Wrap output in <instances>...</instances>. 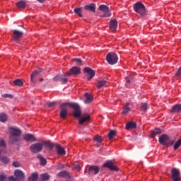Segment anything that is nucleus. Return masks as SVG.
I'll use <instances>...</instances> for the list:
<instances>
[{
	"instance_id": "26",
	"label": "nucleus",
	"mask_w": 181,
	"mask_h": 181,
	"mask_svg": "<svg viewBox=\"0 0 181 181\" xmlns=\"http://www.w3.org/2000/svg\"><path fill=\"white\" fill-rule=\"evenodd\" d=\"M160 134H161V129H154L151 132V137L152 139H154L157 135H159Z\"/></svg>"
},
{
	"instance_id": "53",
	"label": "nucleus",
	"mask_w": 181,
	"mask_h": 181,
	"mask_svg": "<svg viewBox=\"0 0 181 181\" xmlns=\"http://www.w3.org/2000/svg\"><path fill=\"white\" fill-rule=\"evenodd\" d=\"M64 168V165L63 164L58 165V170H62Z\"/></svg>"
},
{
	"instance_id": "29",
	"label": "nucleus",
	"mask_w": 181,
	"mask_h": 181,
	"mask_svg": "<svg viewBox=\"0 0 181 181\" xmlns=\"http://www.w3.org/2000/svg\"><path fill=\"white\" fill-rule=\"evenodd\" d=\"M130 112L129 103H126L122 110V115H127Z\"/></svg>"
},
{
	"instance_id": "23",
	"label": "nucleus",
	"mask_w": 181,
	"mask_h": 181,
	"mask_svg": "<svg viewBox=\"0 0 181 181\" xmlns=\"http://www.w3.org/2000/svg\"><path fill=\"white\" fill-rule=\"evenodd\" d=\"M24 139L27 141H31V142L36 141V137L31 134H25L24 135Z\"/></svg>"
},
{
	"instance_id": "17",
	"label": "nucleus",
	"mask_w": 181,
	"mask_h": 181,
	"mask_svg": "<svg viewBox=\"0 0 181 181\" xmlns=\"http://www.w3.org/2000/svg\"><path fill=\"white\" fill-rule=\"evenodd\" d=\"M42 146L45 148H49V150H52L54 147H56V144L50 141H42Z\"/></svg>"
},
{
	"instance_id": "56",
	"label": "nucleus",
	"mask_w": 181,
	"mask_h": 181,
	"mask_svg": "<svg viewBox=\"0 0 181 181\" xmlns=\"http://www.w3.org/2000/svg\"><path fill=\"white\" fill-rule=\"evenodd\" d=\"M31 104L33 105V102H31Z\"/></svg>"
},
{
	"instance_id": "25",
	"label": "nucleus",
	"mask_w": 181,
	"mask_h": 181,
	"mask_svg": "<svg viewBox=\"0 0 181 181\" xmlns=\"http://www.w3.org/2000/svg\"><path fill=\"white\" fill-rule=\"evenodd\" d=\"M85 98H86L85 104H90L94 100V98L90 94H88L87 93H85Z\"/></svg>"
},
{
	"instance_id": "44",
	"label": "nucleus",
	"mask_w": 181,
	"mask_h": 181,
	"mask_svg": "<svg viewBox=\"0 0 181 181\" xmlns=\"http://www.w3.org/2000/svg\"><path fill=\"white\" fill-rule=\"evenodd\" d=\"M56 104H57L56 102H48V103H47V105L48 106V107H54L56 105Z\"/></svg>"
},
{
	"instance_id": "20",
	"label": "nucleus",
	"mask_w": 181,
	"mask_h": 181,
	"mask_svg": "<svg viewBox=\"0 0 181 181\" xmlns=\"http://www.w3.org/2000/svg\"><path fill=\"white\" fill-rule=\"evenodd\" d=\"M55 148H57V153L58 155L64 156L66 154L65 149L60 144H55Z\"/></svg>"
},
{
	"instance_id": "1",
	"label": "nucleus",
	"mask_w": 181,
	"mask_h": 181,
	"mask_svg": "<svg viewBox=\"0 0 181 181\" xmlns=\"http://www.w3.org/2000/svg\"><path fill=\"white\" fill-rule=\"evenodd\" d=\"M66 106L71 107V108L74 109V117L75 118H81L82 111L81 106L76 103H64L61 104V106H59V108L61 109V112H59V117L62 119H66L68 115V111L66 109Z\"/></svg>"
},
{
	"instance_id": "47",
	"label": "nucleus",
	"mask_w": 181,
	"mask_h": 181,
	"mask_svg": "<svg viewBox=\"0 0 181 181\" xmlns=\"http://www.w3.org/2000/svg\"><path fill=\"white\" fill-rule=\"evenodd\" d=\"M3 98H10V99H13V96L12 94H4L3 95Z\"/></svg>"
},
{
	"instance_id": "40",
	"label": "nucleus",
	"mask_w": 181,
	"mask_h": 181,
	"mask_svg": "<svg viewBox=\"0 0 181 181\" xmlns=\"http://www.w3.org/2000/svg\"><path fill=\"white\" fill-rule=\"evenodd\" d=\"M116 136V131L110 130L108 133V139L109 140L112 139Z\"/></svg>"
},
{
	"instance_id": "28",
	"label": "nucleus",
	"mask_w": 181,
	"mask_h": 181,
	"mask_svg": "<svg viewBox=\"0 0 181 181\" xmlns=\"http://www.w3.org/2000/svg\"><path fill=\"white\" fill-rule=\"evenodd\" d=\"M8 120V116L6 113L1 112L0 113V122L2 123H5Z\"/></svg>"
},
{
	"instance_id": "50",
	"label": "nucleus",
	"mask_w": 181,
	"mask_h": 181,
	"mask_svg": "<svg viewBox=\"0 0 181 181\" xmlns=\"http://www.w3.org/2000/svg\"><path fill=\"white\" fill-rule=\"evenodd\" d=\"M175 76H181V66L177 69Z\"/></svg>"
},
{
	"instance_id": "15",
	"label": "nucleus",
	"mask_w": 181,
	"mask_h": 181,
	"mask_svg": "<svg viewBox=\"0 0 181 181\" xmlns=\"http://www.w3.org/2000/svg\"><path fill=\"white\" fill-rule=\"evenodd\" d=\"M90 120V115L88 114H85L81 115V118H79V124L83 125L84 123L88 122Z\"/></svg>"
},
{
	"instance_id": "13",
	"label": "nucleus",
	"mask_w": 181,
	"mask_h": 181,
	"mask_svg": "<svg viewBox=\"0 0 181 181\" xmlns=\"http://www.w3.org/2000/svg\"><path fill=\"white\" fill-rule=\"evenodd\" d=\"M15 176L18 180V181H24L25 175L23 171L20 169H16L15 170Z\"/></svg>"
},
{
	"instance_id": "45",
	"label": "nucleus",
	"mask_w": 181,
	"mask_h": 181,
	"mask_svg": "<svg viewBox=\"0 0 181 181\" xmlns=\"http://www.w3.org/2000/svg\"><path fill=\"white\" fill-rule=\"evenodd\" d=\"M175 140H169L168 141V144H167L166 146L167 147L171 146L175 144Z\"/></svg>"
},
{
	"instance_id": "36",
	"label": "nucleus",
	"mask_w": 181,
	"mask_h": 181,
	"mask_svg": "<svg viewBox=\"0 0 181 181\" xmlns=\"http://www.w3.org/2000/svg\"><path fill=\"white\" fill-rule=\"evenodd\" d=\"M134 78L133 76L132 75H129L128 76L125 77V81H126V85H130L132 81H133Z\"/></svg>"
},
{
	"instance_id": "19",
	"label": "nucleus",
	"mask_w": 181,
	"mask_h": 181,
	"mask_svg": "<svg viewBox=\"0 0 181 181\" xmlns=\"http://www.w3.org/2000/svg\"><path fill=\"white\" fill-rule=\"evenodd\" d=\"M170 112L173 114L181 113V104H176L173 105L171 108Z\"/></svg>"
},
{
	"instance_id": "24",
	"label": "nucleus",
	"mask_w": 181,
	"mask_h": 181,
	"mask_svg": "<svg viewBox=\"0 0 181 181\" xmlns=\"http://www.w3.org/2000/svg\"><path fill=\"white\" fill-rule=\"evenodd\" d=\"M137 127V124L134 122H129L125 125L126 130L134 129Z\"/></svg>"
},
{
	"instance_id": "2",
	"label": "nucleus",
	"mask_w": 181,
	"mask_h": 181,
	"mask_svg": "<svg viewBox=\"0 0 181 181\" xmlns=\"http://www.w3.org/2000/svg\"><path fill=\"white\" fill-rule=\"evenodd\" d=\"M9 132L11 136H9V141L12 144H17L21 141V135L22 131L16 127H10Z\"/></svg>"
},
{
	"instance_id": "39",
	"label": "nucleus",
	"mask_w": 181,
	"mask_h": 181,
	"mask_svg": "<svg viewBox=\"0 0 181 181\" xmlns=\"http://www.w3.org/2000/svg\"><path fill=\"white\" fill-rule=\"evenodd\" d=\"M181 146V139H178L174 144L173 148L177 151Z\"/></svg>"
},
{
	"instance_id": "12",
	"label": "nucleus",
	"mask_w": 181,
	"mask_h": 181,
	"mask_svg": "<svg viewBox=\"0 0 181 181\" xmlns=\"http://www.w3.org/2000/svg\"><path fill=\"white\" fill-rule=\"evenodd\" d=\"M170 140V137L167 134H162L158 138V142L160 144L167 146L168 141Z\"/></svg>"
},
{
	"instance_id": "9",
	"label": "nucleus",
	"mask_w": 181,
	"mask_h": 181,
	"mask_svg": "<svg viewBox=\"0 0 181 181\" xmlns=\"http://www.w3.org/2000/svg\"><path fill=\"white\" fill-rule=\"evenodd\" d=\"M83 73L86 74L88 81H90L95 76V71L90 67H85Z\"/></svg>"
},
{
	"instance_id": "48",
	"label": "nucleus",
	"mask_w": 181,
	"mask_h": 181,
	"mask_svg": "<svg viewBox=\"0 0 181 181\" xmlns=\"http://www.w3.org/2000/svg\"><path fill=\"white\" fill-rule=\"evenodd\" d=\"M6 179V176L4 174H0V181H4Z\"/></svg>"
},
{
	"instance_id": "8",
	"label": "nucleus",
	"mask_w": 181,
	"mask_h": 181,
	"mask_svg": "<svg viewBox=\"0 0 181 181\" xmlns=\"http://www.w3.org/2000/svg\"><path fill=\"white\" fill-rule=\"evenodd\" d=\"M171 179L173 181H181V173L179 169L176 168H172Z\"/></svg>"
},
{
	"instance_id": "33",
	"label": "nucleus",
	"mask_w": 181,
	"mask_h": 181,
	"mask_svg": "<svg viewBox=\"0 0 181 181\" xmlns=\"http://www.w3.org/2000/svg\"><path fill=\"white\" fill-rule=\"evenodd\" d=\"M38 180L37 173H34L31 174V176L28 177V181H37Z\"/></svg>"
},
{
	"instance_id": "43",
	"label": "nucleus",
	"mask_w": 181,
	"mask_h": 181,
	"mask_svg": "<svg viewBox=\"0 0 181 181\" xmlns=\"http://www.w3.org/2000/svg\"><path fill=\"white\" fill-rule=\"evenodd\" d=\"M0 160L4 164H8L10 161L9 158L6 156H3V157L0 158Z\"/></svg>"
},
{
	"instance_id": "14",
	"label": "nucleus",
	"mask_w": 181,
	"mask_h": 181,
	"mask_svg": "<svg viewBox=\"0 0 181 181\" xmlns=\"http://www.w3.org/2000/svg\"><path fill=\"white\" fill-rule=\"evenodd\" d=\"M118 28V23L116 19L110 20L109 22V28L112 32H116Z\"/></svg>"
},
{
	"instance_id": "34",
	"label": "nucleus",
	"mask_w": 181,
	"mask_h": 181,
	"mask_svg": "<svg viewBox=\"0 0 181 181\" xmlns=\"http://www.w3.org/2000/svg\"><path fill=\"white\" fill-rule=\"evenodd\" d=\"M13 84L14 86H19V87H22L24 84V82L20 79V78H18V79H16L14 81H13Z\"/></svg>"
},
{
	"instance_id": "55",
	"label": "nucleus",
	"mask_w": 181,
	"mask_h": 181,
	"mask_svg": "<svg viewBox=\"0 0 181 181\" xmlns=\"http://www.w3.org/2000/svg\"><path fill=\"white\" fill-rule=\"evenodd\" d=\"M44 79L42 78H40V82H42Z\"/></svg>"
},
{
	"instance_id": "4",
	"label": "nucleus",
	"mask_w": 181,
	"mask_h": 181,
	"mask_svg": "<svg viewBox=\"0 0 181 181\" xmlns=\"http://www.w3.org/2000/svg\"><path fill=\"white\" fill-rule=\"evenodd\" d=\"M107 63L110 66H114L118 62L119 58L116 53L110 52L105 57Z\"/></svg>"
},
{
	"instance_id": "37",
	"label": "nucleus",
	"mask_w": 181,
	"mask_h": 181,
	"mask_svg": "<svg viewBox=\"0 0 181 181\" xmlns=\"http://www.w3.org/2000/svg\"><path fill=\"white\" fill-rule=\"evenodd\" d=\"M16 6H17V8H24L26 6V3L25 1L21 0L19 2H18L16 4Z\"/></svg>"
},
{
	"instance_id": "7",
	"label": "nucleus",
	"mask_w": 181,
	"mask_h": 181,
	"mask_svg": "<svg viewBox=\"0 0 181 181\" xmlns=\"http://www.w3.org/2000/svg\"><path fill=\"white\" fill-rule=\"evenodd\" d=\"M81 74V69L78 66H74L68 71V72L65 73V77L71 76H78Z\"/></svg>"
},
{
	"instance_id": "41",
	"label": "nucleus",
	"mask_w": 181,
	"mask_h": 181,
	"mask_svg": "<svg viewBox=\"0 0 181 181\" xmlns=\"http://www.w3.org/2000/svg\"><path fill=\"white\" fill-rule=\"evenodd\" d=\"M93 140L95 141L98 144H100L102 143V137L100 135H96L94 136Z\"/></svg>"
},
{
	"instance_id": "30",
	"label": "nucleus",
	"mask_w": 181,
	"mask_h": 181,
	"mask_svg": "<svg viewBox=\"0 0 181 181\" xmlns=\"http://www.w3.org/2000/svg\"><path fill=\"white\" fill-rule=\"evenodd\" d=\"M38 160H40V165H46L47 160L41 154L38 155Z\"/></svg>"
},
{
	"instance_id": "54",
	"label": "nucleus",
	"mask_w": 181,
	"mask_h": 181,
	"mask_svg": "<svg viewBox=\"0 0 181 181\" xmlns=\"http://www.w3.org/2000/svg\"><path fill=\"white\" fill-rule=\"evenodd\" d=\"M45 0H38V1L41 4H42V2H45Z\"/></svg>"
},
{
	"instance_id": "38",
	"label": "nucleus",
	"mask_w": 181,
	"mask_h": 181,
	"mask_svg": "<svg viewBox=\"0 0 181 181\" xmlns=\"http://www.w3.org/2000/svg\"><path fill=\"white\" fill-rule=\"evenodd\" d=\"M49 180V175L47 173H44L41 175V178L40 181H48Z\"/></svg>"
},
{
	"instance_id": "10",
	"label": "nucleus",
	"mask_w": 181,
	"mask_h": 181,
	"mask_svg": "<svg viewBox=\"0 0 181 181\" xmlns=\"http://www.w3.org/2000/svg\"><path fill=\"white\" fill-rule=\"evenodd\" d=\"M103 168H106L107 169H109L111 171H118L119 169L118 168L114 165V163L109 160H107L103 165Z\"/></svg>"
},
{
	"instance_id": "32",
	"label": "nucleus",
	"mask_w": 181,
	"mask_h": 181,
	"mask_svg": "<svg viewBox=\"0 0 181 181\" xmlns=\"http://www.w3.org/2000/svg\"><path fill=\"white\" fill-rule=\"evenodd\" d=\"M40 74V71H33V74H31V81L33 83H36V80H35V77L39 76Z\"/></svg>"
},
{
	"instance_id": "52",
	"label": "nucleus",
	"mask_w": 181,
	"mask_h": 181,
	"mask_svg": "<svg viewBox=\"0 0 181 181\" xmlns=\"http://www.w3.org/2000/svg\"><path fill=\"white\" fill-rule=\"evenodd\" d=\"M5 146V141L4 140H0V147Z\"/></svg>"
},
{
	"instance_id": "22",
	"label": "nucleus",
	"mask_w": 181,
	"mask_h": 181,
	"mask_svg": "<svg viewBox=\"0 0 181 181\" xmlns=\"http://www.w3.org/2000/svg\"><path fill=\"white\" fill-rule=\"evenodd\" d=\"M23 33L22 31H19L18 30H13V39H15L16 40H19L20 39H21V37H23Z\"/></svg>"
},
{
	"instance_id": "27",
	"label": "nucleus",
	"mask_w": 181,
	"mask_h": 181,
	"mask_svg": "<svg viewBox=\"0 0 181 181\" xmlns=\"http://www.w3.org/2000/svg\"><path fill=\"white\" fill-rule=\"evenodd\" d=\"M82 9V7L75 8H74V12H75L79 18H83Z\"/></svg>"
},
{
	"instance_id": "51",
	"label": "nucleus",
	"mask_w": 181,
	"mask_h": 181,
	"mask_svg": "<svg viewBox=\"0 0 181 181\" xmlns=\"http://www.w3.org/2000/svg\"><path fill=\"white\" fill-rule=\"evenodd\" d=\"M9 181H19L17 177H13V176H11L8 179Z\"/></svg>"
},
{
	"instance_id": "42",
	"label": "nucleus",
	"mask_w": 181,
	"mask_h": 181,
	"mask_svg": "<svg viewBox=\"0 0 181 181\" xmlns=\"http://www.w3.org/2000/svg\"><path fill=\"white\" fill-rule=\"evenodd\" d=\"M72 62L76 64L77 65H78V64L81 65L83 64V61L80 58L72 59Z\"/></svg>"
},
{
	"instance_id": "49",
	"label": "nucleus",
	"mask_w": 181,
	"mask_h": 181,
	"mask_svg": "<svg viewBox=\"0 0 181 181\" xmlns=\"http://www.w3.org/2000/svg\"><path fill=\"white\" fill-rule=\"evenodd\" d=\"M13 166L14 168H19L20 167V163L18 161H15L13 163Z\"/></svg>"
},
{
	"instance_id": "35",
	"label": "nucleus",
	"mask_w": 181,
	"mask_h": 181,
	"mask_svg": "<svg viewBox=\"0 0 181 181\" xmlns=\"http://www.w3.org/2000/svg\"><path fill=\"white\" fill-rule=\"evenodd\" d=\"M141 112H146L148 110V103H142L140 107Z\"/></svg>"
},
{
	"instance_id": "21",
	"label": "nucleus",
	"mask_w": 181,
	"mask_h": 181,
	"mask_svg": "<svg viewBox=\"0 0 181 181\" xmlns=\"http://www.w3.org/2000/svg\"><path fill=\"white\" fill-rule=\"evenodd\" d=\"M108 84V82H107V78H104L101 81H98L97 84H96V88L98 89H100L101 88L103 87H105V86H107Z\"/></svg>"
},
{
	"instance_id": "18",
	"label": "nucleus",
	"mask_w": 181,
	"mask_h": 181,
	"mask_svg": "<svg viewBox=\"0 0 181 181\" xmlns=\"http://www.w3.org/2000/svg\"><path fill=\"white\" fill-rule=\"evenodd\" d=\"M54 82L59 81L62 85H65L67 83L68 80L66 78H63L62 76H57L53 78Z\"/></svg>"
},
{
	"instance_id": "16",
	"label": "nucleus",
	"mask_w": 181,
	"mask_h": 181,
	"mask_svg": "<svg viewBox=\"0 0 181 181\" xmlns=\"http://www.w3.org/2000/svg\"><path fill=\"white\" fill-rule=\"evenodd\" d=\"M83 9L85 11H87L88 12L95 13L96 9V5L94 3H91L90 4L85 5V6H83Z\"/></svg>"
},
{
	"instance_id": "6",
	"label": "nucleus",
	"mask_w": 181,
	"mask_h": 181,
	"mask_svg": "<svg viewBox=\"0 0 181 181\" xmlns=\"http://www.w3.org/2000/svg\"><path fill=\"white\" fill-rule=\"evenodd\" d=\"M43 149V142H38L35 144H31L30 146V150H31V153H40Z\"/></svg>"
},
{
	"instance_id": "31",
	"label": "nucleus",
	"mask_w": 181,
	"mask_h": 181,
	"mask_svg": "<svg viewBox=\"0 0 181 181\" xmlns=\"http://www.w3.org/2000/svg\"><path fill=\"white\" fill-rule=\"evenodd\" d=\"M70 176L69 172L66 170L61 171L58 173V177H69Z\"/></svg>"
},
{
	"instance_id": "5",
	"label": "nucleus",
	"mask_w": 181,
	"mask_h": 181,
	"mask_svg": "<svg viewBox=\"0 0 181 181\" xmlns=\"http://www.w3.org/2000/svg\"><path fill=\"white\" fill-rule=\"evenodd\" d=\"M133 9L134 12H136V13H139V15H140L141 16H144V15L146 14V7L141 2H137L134 4L133 6Z\"/></svg>"
},
{
	"instance_id": "11",
	"label": "nucleus",
	"mask_w": 181,
	"mask_h": 181,
	"mask_svg": "<svg viewBox=\"0 0 181 181\" xmlns=\"http://www.w3.org/2000/svg\"><path fill=\"white\" fill-rule=\"evenodd\" d=\"M100 172V168L97 165H89L88 174L89 175H96Z\"/></svg>"
},
{
	"instance_id": "46",
	"label": "nucleus",
	"mask_w": 181,
	"mask_h": 181,
	"mask_svg": "<svg viewBox=\"0 0 181 181\" xmlns=\"http://www.w3.org/2000/svg\"><path fill=\"white\" fill-rule=\"evenodd\" d=\"M74 168L75 170H76V171H80L81 170V167H80L78 163L74 164Z\"/></svg>"
},
{
	"instance_id": "3",
	"label": "nucleus",
	"mask_w": 181,
	"mask_h": 181,
	"mask_svg": "<svg viewBox=\"0 0 181 181\" xmlns=\"http://www.w3.org/2000/svg\"><path fill=\"white\" fill-rule=\"evenodd\" d=\"M98 11H100V12H98V16L100 18H110L112 15L110 8L104 4L99 6Z\"/></svg>"
}]
</instances>
